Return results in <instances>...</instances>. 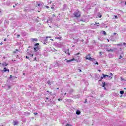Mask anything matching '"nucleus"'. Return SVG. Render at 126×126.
Instances as JSON below:
<instances>
[{
    "label": "nucleus",
    "instance_id": "nucleus-1",
    "mask_svg": "<svg viewBox=\"0 0 126 126\" xmlns=\"http://www.w3.org/2000/svg\"><path fill=\"white\" fill-rule=\"evenodd\" d=\"M110 47H111V45H106L104 47V49H105V50H106V51H107V52H111V53H113V52H114V50L111 49V48H110Z\"/></svg>",
    "mask_w": 126,
    "mask_h": 126
},
{
    "label": "nucleus",
    "instance_id": "nucleus-2",
    "mask_svg": "<svg viewBox=\"0 0 126 126\" xmlns=\"http://www.w3.org/2000/svg\"><path fill=\"white\" fill-rule=\"evenodd\" d=\"M40 50V48L39 47V43H36L34 44V47L33 50L34 52H38Z\"/></svg>",
    "mask_w": 126,
    "mask_h": 126
},
{
    "label": "nucleus",
    "instance_id": "nucleus-3",
    "mask_svg": "<svg viewBox=\"0 0 126 126\" xmlns=\"http://www.w3.org/2000/svg\"><path fill=\"white\" fill-rule=\"evenodd\" d=\"M86 60H88V61H91V62H94V61H95V59L90 57V54H89L86 56Z\"/></svg>",
    "mask_w": 126,
    "mask_h": 126
},
{
    "label": "nucleus",
    "instance_id": "nucleus-4",
    "mask_svg": "<svg viewBox=\"0 0 126 126\" xmlns=\"http://www.w3.org/2000/svg\"><path fill=\"white\" fill-rule=\"evenodd\" d=\"M73 15H74L75 17H79L80 16V12L79 11H76Z\"/></svg>",
    "mask_w": 126,
    "mask_h": 126
},
{
    "label": "nucleus",
    "instance_id": "nucleus-5",
    "mask_svg": "<svg viewBox=\"0 0 126 126\" xmlns=\"http://www.w3.org/2000/svg\"><path fill=\"white\" fill-rule=\"evenodd\" d=\"M103 77H101V79H103V78H106V77H108L109 79H112V77L110 76H109L108 75H105L104 74H102Z\"/></svg>",
    "mask_w": 126,
    "mask_h": 126
},
{
    "label": "nucleus",
    "instance_id": "nucleus-6",
    "mask_svg": "<svg viewBox=\"0 0 126 126\" xmlns=\"http://www.w3.org/2000/svg\"><path fill=\"white\" fill-rule=\"evenodd\" d=\"M2 72H6L8 71L9 72V69H6V67H4V69L2 70Z\"/></svg>",
    "mask_w": 126,
    "mask_h": 126
},
{
    "label": "nucleus",
    "instance_id": "nucleus-7",
    "mask_svg": "<svg viewBox=\"0 0 126 126\" xmlns=\"http://www.w3.org/2000/svg\"><path fill=\"white\" fill-rule=\"evenodd\" d=\"M32 42H38V39L37 38H31Z\"/></svg>",
    "mask_w": 126,
    "mask_h": 126
},
{
    "label": "nucleus",
    "instance_id": "nucleus-8",
    "mask_svg": "<svg viewBox=\"0 0 126 126\" xmlns=\"http://www.w3.org/2000/svg\"><path fill=\"white\" fill-rule=\"evenodd\" d=\"M65 54H66L67 55H68V56H70V53H69V49H67L65 51Z\"/></svg>",
    "mask_w": 126,
    "mask_h": 126
},
{
    "label": "nucleus",
    "instance_id": "nucleus-9",
    "mask_svg": "<svg viewBox=\"0 0 126 126\" xmlns=\"http://www.w3.org/2000/svg\"><path fill=\"white\" fill-rule=\"evenodd\" d=\"M106 86V83L105 82H102V87H104L105 90H106V88L105 87Z\"/></svg>",
    "mask_w": 126,
    "mask_h": 126
},
{
    "label": "nucleus",
    "instance_id": "nucleus-10",
    "mask_svg": "<svg viewBox=\"0 0 126 126\" xmlns=\"http://www.w3.org/2000/svg\"><path fill=\"white\" fill-rule=\"evenodd\" d=\"M74 61V58H73L72 59H71L70 60H67L66 62V63H71V62H72Z\"/></svg>",
    "mask_w": 126,
    "mask_h": 126
},
{
    "label": "nucleus",
    "instance_id": "nucleus-11",
    "mask_svg": "<svg viewBox=\"0 0 126 126\" xmlns=\"http://www.w3.org/2000/svg\"><path fill=\"white\" fill-rule=\"evenodd\" d=\"M14 126H17L18 125V121H14Z\"/></svg>",
    "mask_w": 126,
    "mask_h": 126
},
{
    "label": "nucleus",
    "instance_id": "nucleus-12",
    "mask_svg": "<svg viewBox=\"0 0 126 126\" xmlns=\"http://www.w3.org/2000/svg\"><path fill=\"white\" fill-rule=\"evenodd\" d=\"M2 65L3 66H6V65H7V63H6L5 62H3L2 63Z\"/></svg>",
    "mask_w": 126,
    "mask_h": 126
},
{
    "label": "nucleus",
    "instance_id": "nucleus-13",
    "mask_svg": "<svg viewBox=\"0 0 126 126\" xmlns=\"http://www.w3.org/2000/svg\"><path fill=\"white\" fill-rule=\"evenodd\" d=\"M93 63H94V64H97V65H98V64H99V63H98V62H96V60H95V59H94V62H93Z\"/></svg>",
    "mask_w": 126,
    "mask_h": 126
},
{
    "label": "nucleus",
    "instance_id": "nucleus-14",
    "mask_svg": "<svg viewBox=\"0 0 126 126\" xmlns=\"http://www.w3.org/2000/svg\"><path fill=\"white\" fill-rule=\"evenodd\" d=\"M76 115H80V111L79 110H77L76 112Z\"/></svg>",
    "mask_w": 126,
    "mask_h": 126
},
{
    "label": "nucleus",
    "instance_id": "nucleus-15",
    "mask_svg": "<svg viewBox=\"0 0 126 126\" xmlns=\"http://www.w3.org/2000/svg\"><path fill=\"white\" fill-rule=\"evenodd\" d=\"M124 57V53H122L120 56V58L119 59H122Z\"/></svg>",
    "mask_w": 126,
    "mask_h": 126
},
{
    "label": "nucleus",
    "instance_id": "nucleus-16",
    "mask_svg": "<svg viewBox=\"0 0 126 126\" xmlns=\"http://www.w3.org/2000/svg\"><path fill=\"white\" fill-rule=\"evenodd\" d=\"M120 93L121 95H123L124 94V93H125V92L124 91H121L120 92Z\"/></svg>",
    "mask_w": 126,
    "mask_h": 126
},
{
    "label": "nucleus",
    "instance_id": "nucleus-17",
    "mask_svg": "<svg viewBox=\"0 0 126 126\" xmlns=\"http://www.w3.org/2000/svg\"><path fill=\"white\" fill-rule=\"evenodd\" d=\"M37 4H36V7H38V6H40V5H41V4H40V3L38 2H36Z\"/></svg>",
    "mask_w": 126,
    "mask_h": 126
},
{
    "label": "nucleus",
    "instance_id": "nucleus-18",
    "mask_svg": "<svg viewBox=\"0 0 126 126\" xmlns=\"http://www.w3.org/2000/svg\"><path fill=\"white\" fill-rule=\"evenodd\" d=\"M73 92V90H70L69 94H71Z\"/></svg>",
    "mask_w": 126,
    "mask_h": 126
},
{
    "label": "nucleus",
    "instance_id": "nucleus-19",
    "mask_svg": "<svg viewBox=\"0 0 126 126\" xmlns=\"http://www.w3.org/2000/svg\"><path fill=\"white\" fill-rule=\"evenodd\" d=\"M7 5H9V4H10V1H7Z\"/></svg>",
    "mask_w": 126,
    "mask_h": 126
},
{
    "label": "nucleus",
    "instance_id": "nucleus-20",
    "mask_svg": "<svg viewBox=\"0 0 126 126\" xmlns=\"http://www.w3.org/2000/svg\"><path fill=\"white\" fill-rule=\"evenodd\" d=\"M102 32L103 34H104V35H106V32L102 31Z\"/></svg>",
    "mask_w": 126,
    "mask_h": 126
},
{
    "label": "nucleus",
    "instance_id": "nucleus-21",
    "mask_svg": "<svg viewBox=\"0 0 126 126\" xmlns=\"http://www.w3.org/2000/svg\"><path fill=\"white\" fill-rule=\"evenodd\" d=\"M76 97H77V98H80V94H77V95H76Z\"/></svg>",
    "mask_w": 126,
    "mask_h": 126
},
{
    "label": "nucleus",
    "instance_id": "nucleus-22",
    "mask_svg": "<svg viewBox=\"0 0 126 126\" xmlns=\"http://www.w3.org/2000/svg\"><path fill=\"white\" fill-rule=\"evenodd\" d=\"M121 81H123L124 80H125V79L123 78V77H121Z\"/></svg>",
    "mask_w": 126,
    "mask_h": 126
},
{
    "label": "nucleus",
    "instance_id": "nucleus-23",
    "mask_svg": "<svg viewBox=\"0 0 126 126\" xmlns=\"http://www.w3.org/2000/svg\"><path fill=\"white\" fill-rule=\"evenodd\" d=\"M114 17H115V19H118V16L115 15V16H114Z\"/></svg>",
    "mask_w": 126,
    "mask_h": 126
},
{
    "label": "nucleus",
    "instance_id": "nucleus-24",
    "mask_svg": "<svg viewBox=\"0 0 126 126\" xmlns=\"http://www.w3.org/2000/svg\"><path fill=\"white\" fill-rule=\"evenodd\" d=\"M48 38H51V36L49 37V36H46V41H47V40H48Z\"/></svg>",
    "mask_w": 126,
    "mask_h": 126
},
{
    "label": "nucleus",
    "instance_id": "nucleus-25",
    "mask_svg": "<svg viewBox=\"0 0 126 126\" xmlns=\"http://www.w3.org/2000/svg\"><path fill=\"white\" fill-rule=\"evenodd\" d=\"M63 7H64V8H66V5L64 4L63 5Z\"/></svg>",
    "mask_w": 126,
    "mask_h": 126
},
{
    "label": "nucleus",
    "instance_id": "nucleus-26",
    "mask_svg": "<svg viewBox=\"0 0 126 126\" xmlns=\"http://www.w3.org/2000/svg\"><path fill=\"white\" fill-rule=\"evenodd\" d=\"M65 126H71V125L69 124H67Z\"/></svg>",
    "mask_w": 126,
    "mask_h": 126
},
{
    "label": "nucleus",
    "instance_id": "nucleus-27",
    "mask_svg": "<svg viewBox=\"0 0 126 126\" xmlns=\"http://www.w3.org/2000/svg\"><path fill=\"white\" fill-rule=\"evenodd\" d=\"M30 56L31 57H32L33 56H34V54H30Z\"/></svg>",
    "mask_w": 126,
    "mask_h": 126
},
{
    "label": "nucleus",
    "instance_id": "nucleus-28",
    "mask_svg": "<svg viewBox=\"0 0 126 126\" xmlns=\"http://www.w3.org/2000/svg\"><path fill=\"white\" fill-rule=\"evenodd\" d=\"M110 76H111V77H112V76H113V74L112 73H110Z\"/></svg>",
    "mask_w": 126,
    "mask_h": 126
},
{
    "label": "nucleus",
    "instance_id": "nucleus-29",
    "mask_svg": "<svg viewBox=\"0 0 126 126\" xmlns=\"http://www.w3.org/2000/svg\"><path fill=\"white\" fill-rule=\"evenodd\" d=\"M19 37H20V34H18L17 35V38H19Z\"/></svg>",
    "mask_w": 126,
    "mask_h": 126
},
{
    "label": "nucleus",
    "instance_id": "nucleus-30",
    "mask_svg": "<svg viewBox=\"0 0 126 126\" xmlns=\"http://www.w3.org/2000/svg\"><path fill=\"white\" fill-rule=\"evenodd\" d=\"M7 87L8 89H10V86H7Z\"/></svg>",
    "mask_w": 126,
    "mask_h": 126
},
{
    "label": "nucleus",
    "instance_id": "nucleus-31",
    "mask_svg": "<svg viewBox=\"0 0 126 126\" xmlns=\"http://www.w3.org/2000/svg\"><path fill=\"white\" fill-rule=\"evenodd\" d=\"M80 53H78L76 54H75V56H78V55H80Z\"/></svg>",
    "mask_w": 126,
    "mask_h": 126
},
{
    "label": "nucleus",
    "instance_id": "nucleus-32",
    "mask_svg": "<svg viewBox=\"0 0 126 126\" xmlns=\"http://www.w3.org/2000/svg\"><path fill=\"white\" fill-rule=\"evenodd\" d=\"M45 7L46 8H50V7H49V6H46Z\"/></svg>",
    "mask_w": 126,
    "mask_h": 126
},
{
    "label": "nucleus",
    "instance_id": "nucleus-33",
    "mask_svg": "<svg viewBox=\"0 0 126 126\" xmlns=\"http://www.w3.org/2000/svg\"><path fill=\"white\" fill-rule=\"evenodd\" d=\"M33 114H34V115H38V113L35 112V113H33Z\"/></svg>",
    "mask_w": 126,
    "mask_h": 126
},
{
    "label": "nucleus",
    "instance_id": "nucleus-34",
    "mask_svg": "<svg viewBox=\"0 0 126 126\" xmlns=\"http://www.w3.org/2000/svg\"><path fill=\"white\" fill-rule=\"evenodd\" d=\"M12 78V75H10L9 77L10 79H11Z\"/></svg>",
    "mask_w": 126,
    "mask_h": 126
},
{
    "label": "nucleus",
    "instance_id": "nucleus-35",
    "mask_svg": "<svg viewBox=\"0 0 126 126\" xmlns=\"http://www.w3.org/2000/svg\"><path fill=\"white\" fill-rule=\"evenodd\" d=\"M58 101H62V99L59 98V99H58Z\"/></svg>",
    "mask_w": 126,
    "mask_h": 126
},
{
    "label": "nucleus",
    "instance_id": "nucleus-36",
    "mask_svg": "<svg viewBox=\"0 0 126 126\" xmlns=\"http://www.w3.org/2000/svg\"><path fill=\"white\" fill-rule=\"evenodd\" d=\"M99 55H100V56H102V52H100Z\"/></svg>",
    "mask_w": 126,
    "mask_h": 126
},
{
    "label": "nucleus",
    "instance_id": "nucleus-37",
    "mask_svg": "<svg viewBox=\"0 0 126 126\" xmlns=\"http://www.w3.org/2000/svg\"><path fill=\"white\" fill-rule=\"evenodd\" d=\"M87 102V99H86L85 101V102H84V103H86Z\"/></svg>",
    "mask_w": 126,
    "mask_h": 126
},
{
    "label": "nucleus",
    "instance_id": "nucleus-38",
    "mask_svg": "<svg viewBox=\"0 0 126 126\" xmlns=\"http://www.w3.org/2000/svg\"><path fill=\"white\" fill-rule=\"evenodd\" d=\"M78 70L80 72H81V70L80 69H79Z\"/></svg>",
    "mask_w": 126,
    "mask_h": 126
},
{
    "label": "nucleus",
    "instance_id": "nucleus-39",
    "mask_svg": "<svg viewBox=\"0 0 126 126\" xmlns=\"http://www.w3.org/2000/svg\"><path fill=\"white\" fill-rule=\"evenodd\" d=\"M99 18H101L102 17V15H100V16H99Z\"/></svg>",
    "mask_w": 126,
    "mask_h": 126
},
{
    "label": "nucleus",
    "instance_id": "nucleus-40",
    "mask_svg": "<svg viewBox=\"0 0 126 126\" xmlns=\"http://www.w3.org/2000/svg\"><path fill=\"white\" fill-rule=\"evenodd\" d=\"M26 58L27 59H29V57H28V56H27L26 57Z\"/></svg>",
    "mask_w": 126,
    "mask_h": 126
},
{
    "label": "nucleus",
    "instance_id": "nucleus-41",
    "mask_svg": "<svg viewBox=\"0 0 126 126\" xmlns=\"http://www.w3.org/2000/svg\"><path fill=\"white\" fill-rule=\"evenodd\" d=\"M117 34V33H116V32H114V33H113V35H116Z\"/></svg>",
    "mask_w": 126,
    "mask_h": 126
},
{
    "label": "nucleus",
    "instance_id": "nucleus-42",
    "mask_svg": "<svg viewBox=\"0 0 126 126\" xmlns=\"http://www.w3.org/2000/svg\"><path fill=\"white\" fill-rule=\"evenodd\" d=\"M34 61H37V60H36V57L34 58Z\"/></svg>",
    "mask_w": 126,
    "mask_h": 126
},
{
    "label": "nucleus",
    "instance_id": "nucleus-43",
    "mask_svg": "<svg viewBox=\"0 0 126 126\" xmlns=\"http://www.w3.org/2000/svg\"><path fill=\"white\" fill-rule=\"evenodd\" d=\"M125 96H126V92H125V93L124 94Z\"/></svg>",
    "mask_w": 126,
    "mask_h": 126
},
{
    "label": "nucleus",
    "instance_id": "nucleus-44",
    "mask_svg": "<svg viewBox=\"0 0 126 126\" xmlns=\"http://www.w3.org/2000/svg\"><path fill=\"white\" fill-rule=\"evenodd\" d=\"M17 4H18V3H16L15 6H16V5H17Z\"/></svg>",
    "mask_w": 126,
    "mask_h": 126
},
{
    "label": "nucleus",
    "instance_id": "nucleus-45",
    "mask_svg": "<svg viewBox=\"0 0 126 126\" xmlns=\"http://www.w3.org/2000/svg\"><path fill=\"white\" fill-rule=\"evenodd\" d=\"M13 53L14 54H15L16 53V51H14Z\"/></svg>",
    "mask_w": 126,
    "mask_h": 126
},
{
    "label": "nucleus",
    "instance_id": "nucleus-46",
    "mask_svg": "<svg viewBox=\"0 0 126 126\" xmlns=\"http://www.w3.org/2000/svg\"><path fill=\"white\" fill-rule=\"evenodd\" d=\"M54 7H51V9H54Z\"/></svg>",
    "mask_w": 126,
    "mask_h": 126
},
{
    "label": "nucleus",
    "instance_id": "nucleus-47",
    "mask_svg": "<svg viewBox=\"0 0 126 126\" xmlns=\"http://www.w3.org/2000/svg\"><path fill=\"white\" fill-rule=\"evenodd\" d=\"M95 24H99V23H95Z\"/></svg>",
    "mask_w": 126,
    "mask_h": 126
},
{
    "label": "nucleus",
    "instance_id": "nucleus-48",
    "mask_svg": "<svg viewBox=\"0 0 126 126\" xmlns=\"http://www.w3.org/2000/svg\"><path fill=\"white\" fill-rule=\"evenodd\" d=\"M64 95H66V93H65L64 94Z\"/></svg>",
    "mask_w": 126,
    "mask_h": 126
},
{
    "label": "nucleus",
    "instance_id": "nucleus-49",
    "mask_svg": "<svg viewBox=\"0 0 126 126\" xmlns=\"http://www.w3.org/2000/svg\"><path fill=\"white\" fill-rule=\"evenodd\" d=\"M0 44V45H2V42H1Z\"/></svg>",
    "mask_w": 126,
    "mask_h": 126
},
{
    "label": "nucleus",
    "instance_id": "nucleus-50",
    "mask_svg": "<svg viewBox=\"0 0 126 126\" xmlns=\"http://www.w3.org/2000/svg\"><path fill=\"white\" fill-rule=\"evenodd\" d=\"M46 99H47V100H49V98L48 97H46Z\"/></svg>",
    "mask_w": 126,
    "mask_h": 126
},
{
    "label": "nucleus",
    "instance_id": "nucleus-51",
    "mask_svg": "<svg viewBox=\"0 0 126 126\" xmlns=\"http://www.w3.org/2000/svg\"><path fill=\"white\" fill-rule=\"evenodd\" d=\"M4 41H6V39H4Z\"/></svg>",
    "mask_w": 126,
    "mask_h": 126
},
{
    "label": "nucleus",
    "instance_id": "nucleus-52",
    "mask_svg": "<svg viewBox=\"0 0 126 126\" xmlns=\"http://www.w3.org/2000/svg\"><path fill=\"white\" fill-rule=\"evenodd\" d=\"M2 63H0V66H1Z\"/></svg>",
    "mask_w": 126,
    "mask_h": 126
},
{
    "label": "nucleus",
    "instance_id": "nucleus-53",
    "mask_svg": "<svg viewBox=\"0 0 126 126\" xmlns=\"http://www.w3.org/2000/svg\"><path fill=\"white\" fill-rule=\"evenodd\" d=\"M16 52H18V50L17 49H16Z\"/></svg>",
    "mask_w": 126,
    "mask_h": 126
},
{
    "label": "nucleus",
    "instance_id": "nucleus-54",
    "mask_svg": "<svg viewBox=\"0 0 126 126\" xmlns=\"http://www.w3.org/2000/svg\"><path fill=\"white\" fill-rule=\"evenodd\" d=\"M108 42H110V40L109 39H107Z\"/></svg>",
    "mask_w": 126,
    "mask_h": 126
},
{
    "label": "nucleus",
    "instance_id": "nucleus-55",
    "mask_svg": "<svg viewBox=\"0 0 126 126\" xmlns=\"http://www.w3.org/2000/svg\"><path fill=\"white\" fill-rule=\"evenodd\" d=\"M53 16H56V15L55 14H53Z\"/></svg>",
    "mask_w": 126,
    "mask_h": 126
},
{
    "label": "nucleus",
    "instance_id": "nucleus-56",
    "mask_svg": "<svg viewBox=\"0 0 126 126\" xmlns=\"http://www.w3.org/2000/svg\"><path fill=\"white\" fill-rule=\"evenodd\" d=\"M48 84H50V82H48Z\"/></svg>",
    "mask_w": 126,
    "mask_h": 126
},
{
    "label": "nucleus",
    "instance_id": "nucleus-57",
    "mask_svg": "<svg viewBox=\"0 0 126 126\" xmlns=\"http://www.w3.org/2000/svg\"><path fill=\"white\" fill-rule=\"evenodd\" d=\"M13 7H15V5H13Z\"/></svg>",
    "mask_w": 126,
    "mask_h": 126
},
{
    "label": "nucleus",
    "instance_id": "nucleus-58",
    "mask_svg": "<svg viewBox=\"0 0 126 126\" xmlns=\"http://www.w3.org/2000/svg\"><path fill=\"white\" fill-rule=\"evenodd\" d=\"M98 71L100 72V71H101V70H98Z\"/></svg>",
    "mask_w": 126,
    "mask_h": 126
},
{
    "label": "nucleus",
    "instance_id": "nucleus-59",
    "mask_svg": "<svg viewBox=\"0 0 126 126\" xmlns=\"http://www.w3.org/2000/svg\"><path fill=\"white\" fill-rule=\"evenodd\" d=\"M124 45H126V44L125 43H124Z\"/></svg>",
    "mask_w": 126,
    "mask_h": 126
},
{
    "label": "nucleus",
    "instance_id": "nucleus-60",
    "mask_svg": "<svg viewBox=\"0 0 126 126\" xmlns=\"http://www.w3.org/2000/svg\"><path fill=\"white\" fill-rule=\"evenodd\" d=\"M56 39H59V38H58V37H57H57H56Z\"/></svg>",
    "mask_w": 126,
    "mask_h": 126
},
{
    "label": "nucleus",
    "instance_id": "nucleus-61",
    "mask_svg": "<svg viewBox=\"0 0 126 126\" xmlns=\"http://www.w3.org/2000/svg\"><path fill=\"white\" fill-rule=\"evenodd\" d=\"M47 92L49 93V92H49V91H47Z\"/></svg>",
    "mask_w": 126,
    "mask_h": 126
},
{
    "label": "nucleus",
    "instance_id": "nucleus-62",
    "mask_svg": "<svg viewBox=\"0 0 126 126\" xmlns=\"http://www.w3.org/2000/svg\"><path fill=\"white\" fill-rule=\"evenodd\" d=\"M83 41H84V40H83H83H82V42H83Z\"/></svg>",
    "mask_w": 126,
    "mask_h": 126
},
{
    "label": "nucleus",
    "instance_id": "nucleus-63",
    "mask_svg": "<svg viewBox=\"0 0 126 126\" xmlns=\"http://www.w3.org/2000/svg\"><path fill=\"white\" fill-rule=\"evenodd\" d=\"M64 61H66V59H65Z\"/></svg>",
    "mask_w": 126,
    "mask_h": 126
},
{
    "label": "nucleus",
    "instance_id": "nucleus-64",
    "mask_svg": "<svg viewBox=\"0 0 126 126\" xmlns=\"http://www.w3.org/2000/svg\"><path fill=\"white\" fill-rule=\"evenodd\" d=\"M57 89H59V88H57Z\"/></svg>",
    "mask_w": 126,
    "mask_h": 126
}]
</instances>
